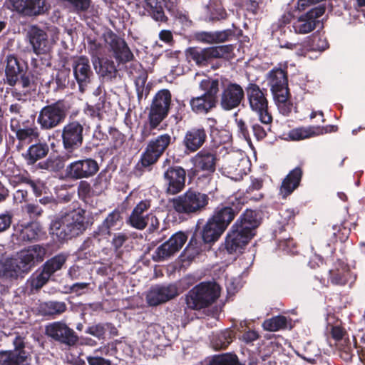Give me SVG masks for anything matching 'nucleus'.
Masks as SVG:
<instances>
[{"label":"nucleus","mask_w":365,"mask_h":365,"mask_svg":"<svg viewBox=\"0 0 365 365\" xmlns=\"http://www.w3.org/2000/svg\"><path fill=\"white\" fill-rule=\"evenodd\" d=\"M123 224L121 212L115 209L110 212L101 225L88 237L76 252L79 259L92 260L97 257L103 250V240L108 241L112 230H119Z\"/></svg>","instance_id":"1"},{"label":"nucleus","mask_w":365,"mask_h":365,"mask_svg":"<svg viewBox=\"0 0 365 365\" xmlns=\"http://www.w3.org/2000/svg\"><path fill=\"white\" fill-rule=\"evenodd\" d=\"M86 210L78 208L66 212L51 224V231L61 241H66L82 234L87 228Z\"/></svg>","instance_id":"2"},{"label":"nucleus","mask_w":365,"mask_h":365,"mask_svg":"<svg viewBox=\"0 0 365 365\" xmlns=\"http://www.w3.org/2000/svg\"><path fill=\"white\" fill-rule=\"evenodd\" d=\"M86 210L78 208L66 212L51 224V231L61 241H66L82 234L87 228Z\"/></svg>","instance_id":"3"},{"label":"nucleus","mask_w":365,"mask_h":365,"mask_svg":"<svg viewBox=\"0 0 365 365\" xmlns=\"http://www.w3.org/2000/svg\"><path fill=\"white\" fill-rule=\"evenodd\" d=\"M250 241L251 210L247 208L227 232L225 250L230 255L242 254Z\"/></svg>","instance_id":"4"},{"label":"nucleus","mask_w":365,"mask_h":365,"mask_svg":"<svg viewBox=\"0 0 365 365\" xmlns=\"http://www.w3.org/2000/svg\"><path fill=\"white\" fill-rule=\"evenodd\" d=\"M172 143L173 138L169 133H163L150 139L134 167L135 175L141 176L145 170L150 171Z\"/></svg>","instance_id":"5"},{"label":"nucleus","mask_w":365,"mask_h":365,"mask_svg":"<svg viewBox=\"0 0 365 365\" xmlns=\"http://www.w3.org/2000/svg\"><path fill=\"white\" fill-rule=\"evenodd\" d=\"M172 143L173 138L169 133H163L150 139L134 167L135 175L141 176L145 170L150 171Z\"/></svg>","instance_id":"6"},{"label":"nucleus","mask_w":365,"mask_h":365,"mask_svg":"<svg viewBox=\"0 0 365 365\" xmlns=\"http://www.w3.org/2000/svg\"><path fill=\"white\" fill-rule=\"evenodd\" d=\"M197 227L198 228L192 234L186 247L187 251L192 250L193 255H198L202 252L210 250L212 245L220 239L225 231L210 217L202 228L198 226V224Z\"/></svg>","instance_id":"7"},{"label":"nucleus","mask_w":365,"mask_h":365,"mask_svg":"<svg viewBox=\"0 0 365 365\" xmlns=\"http://www.w3.org/2000/svg\"><path fill=\"white\" fill-rule=\"evenodd\" d=\"M5 83L13 87L11 94L19 101H25L26 86L21 83L23 76H26L27 63L19 59L14 54H9L6 58Z\"/></svg>","instance_id":"8"},{"label":"nucleus","mask_w":365,"mask_h":365,"mask_svg":"<svg viewBox=\"0 0 365 365\" xmlns=\"http://www.w3.org/2000/svg\"><path fill=\"white\" fill-rule=\"evenodd\" d=\"M209 200L207 194L190 187L183 194L173 199L172 205L174 210L178 214L192 217L204 211L209 204Z\"/></svg>","instance_id":"9"},{"label":"nucleus","mask_w":365,"mask_h":365,"mask_svg":"<svg viewBox=\"0 0 365 365\" xmlns=\"http://www.w3.org/2000/svg\"><path fill=\"white\" fill-rule=\"evenodd\" d=\"M171 93L168 89H162L156 93L149 109L147 126L145 125L142 131L143 138L150 135L152 131L167 118L171 104Z\"/></svg>","instance_id":"10"},{"label":"nucleus","mask_w":365,"mask_h":365,"mask_svg":"<svg viewBox=\"0 0 365 365\" xmlns=\"http://www.w3.org/2000/svg\"><path fill=\"white\" fill-rule=\"evenodd\" d=\"M220 297V288L215 283L201 282L192 287L186 294L188 308L200 310L212 305Z\"/></svg>","instance_id":"11"},{"label":"nucleus","mask_w":365,"mask_h":365,"mask_svg":"<svg viewBox=\"0 0 365 365\" xmlns=\"http://www.w3.org/2000/svg\"><path fill=\"white\" fill-rule=\"evenodd\" d=\"M46 249L39 245H34L22 250L16 258L13 259L14 267L19 278H23L38 264L42 262L46 255Z\"/></svg>","instance_id":"12"},{"label":"nucleus","mask_w":365,"mask_h":365,"mask_svg":"<svg viewBox=\"0 0 365 365\" xmlns=\"http://www.w3.org/2000/svg\"><path fill=\"white\" fill-rule=\"evenodd\" d=\"M50 65L48 60L38 56L31 59V68H27L26 76H23L21 79L22 84L26 86L25 101L36 94L38 86L43 81Z\"/></svg>","instance_id":"13"},{"label":"nucleus","mask_w":365,"mask_h":365,"mask_svg":"<svg viewBox=\"0 0 365 365\" xmlns=\"http://www.w3.org/2000/svg\"><path fill=\"white\" fill-rule=\"evenodd\" d=\"M69 107L64 100H58L43 107L37 117V123L42 130L53 129L64 122Z\"/></svg>","instance_id":"14"},{"label":"nucleus","mask_w":365,"mask_h":365,"mask_svg":"<svg viewBox=\"0 0 365 365\" xmlns=\"http://www.w3.org/2000/svg\"><path fill=\"white\" fill-rule=\"evenodd\" d=\"M9 125L11 130L15 133L18 141L16 145L18 151L23 150L26 145L39 139L40 132L34 121L30 124L29 120H27L23 121L21 124L19 119L11 118Z\"/></svg>","instance_id":"15"},{"label":"nucleus","mask_w":365,"mask_h":365,"mask_svg":"<svg viewBox=\"0 0 365 365\" xmlns=\"http://www.w3.org/2000/svg\"><path fill=\"white\" fill-rule=\"evenodd\" d=\"M84 124L76 120H69L61 130L62 145L69 153L80 148L83 143Z\"/></svg>","instance_id":"16"},{"label":"nucleus","mask_w":365,"mask_h":365,"mask_svg":"<svg viewBox=\"0 0 365 365\" xmlns=\"http://www.w3.org/2000/svg\"><path fill=\"white\" fill-rule=\"evenodd\" d=\"M245 202L237 197L219 205L214 210L210 218L224 230H227L237 215L242 210Z\"/></svg>","instance_id":"17"},{"label":"nucleus","mask_w":365,"mask_h":365,"mask_svg":"<svg viewBox=\"0 0 365 365\" xmlns=\"http://www.w3.org/2000/svg\"><path fill=\"white\" fill-rule=\"evenodd\" d=\"M13 345V350L0 351V365H31V356L24 349L25 338L16 335Z\"/></svg>","instance_id":"18"},{"label":"nucleus","mask_w":365,"mask_h":365,"mask_svg":"<svg viewBox=\"0 0 365 365\" xmlns=\"http://www.w3.org/2000/svg\"><path fill=\"white\" fill-rule=\"evenodd\" d=\"M99 170L98 162L92 158H83L69 163L65 169L66 177L76 180L94 176Z\"/></svg>","instance_id":"19"},{"label":"nucleus","mask_w":365,"mask_h":365,"mask_svg":"<svg viewBox=\"0 0 365 365\" xmlns=\"http://www.w3.org/2000/svg\"><path fill=\"white\" fill-rule=\"evenodd\" d=\"M186 170L180 165H172L163 173L165 192L167 195H175L185 187Z\"/></svg>","instance_id":"20"},{"label":"nucleus","mask_w":365,"mask_h":365,"mask_svg":"<svg viewBox=\"0 0 365 365\" xmlns=\"http://www.w3.org/2000/svg\"><path fill=\"white\" fill-rule=\"evenodd\" d=\"M46 334L68 348L76 346L78 341V336L74 330L62 322H55L47 325Z\"/></svg>","instance_id":"21"},{"label":"nucleus","mask_w":365,"mask_h":365,"mask_svg":"<svg viewBox=\"0 0 365 365\" xmlns=\"http://www.w3.org/2000/svg\"><path fill=\"white\" fill-rule=\"evenodd\" d=\"M71 66L79 91L83 93L94 78L89 58L86 56H75L72 59Z\"/></svg>","instance_id":"22"},{"label":"nucleus","mask_w":365,"mask_h":365,"mask_svg":"<svg viewBox=\"0 0 365 365\" xmlns=\"http://www.w3.org/2000/svg\"><path fill=\"white\" fill-rule=\"evenodd\" d=\"M326 11L324 4L315 6L301 15L294 21L292 27L296 34H306L314 30L320 24L318 19Z\"/></svg>","instance_id":"23"},{"label":"nucleus","mask_w":365,"mask_h":365,"mask_svg":"<svg viewBox=\"0 0 365 365\" xmlns=\"http://www.w3.org/2000/svg\"><path fill=\"white\" fill-rule=\"evenodd\" d=\"M329 279L333 285L344 287L349 284L351 287L356 279V276L352 273L346 263L341 259H337L334 263L333 268L329 271Z\"/></svg>","instance_id":"24"},{"label":"nucleus","mask_w":365,"mask_h":365,"mask_svg":"<svg viewBox=\"0 0 365 365\" xmlns=\"http://www.w3.org/2000/svg\"><path fill=\"white\" fill-rule=\"evenodd\" d=\"M267 93L266 88L260 89L257 84L252 83V110L257 113L262 123L268 125L272 123V116L268 110Z\"/></svg>","instance_id":"25"},{"label":"nucleus","mask_w":365,"mask_h":365,"mask_svg":"<svg viewBox=\"0 0 365 365\" xmlns=\"http://www.w3.org/2000/svg\"><path fill=\"white\" fill-rule=\"evenodd\" d=\"M179 294L176 285H155L152 287L146 296L147 303L150 306L155 307L165 303Z\"/></svg>","instance_id":"26"},{"label":"nucleus","mask_w":365,"mask_h":365,"mask_svg":"<svg viewBox=\"0 0 365 365\" xmlns=\"http://www.w3.org/2000/svg\"><path fill=\"white\" fill-rule=\"evenodd\" d=\"M106 42L108 43L114 58L119 63H125L133 59V53L121 37L111 32L108 35Z\"/></svg>","instance_id":"27"},{"label":"nucleus","mask_w":365,"mask_h":365,"mask_svg":"<svg viewBox=\"0 0 365 365\" xmlns=\"http://www.w3.org/2000/svg\"><path fill=\"white\" fill-rule=\"evenodd\" d=\"M244 98V91L236 83H229L222 91L220 98L221 107L230 110L239 106Z\"/></svg>","instance_id":"28"},{"label":"nucleus","mask_w":365,"mask_h":365,"mask_svg":"<svg viewBox=\"0 0 365 365\" xmlns=\"http://www.w3.org/2000/svg\"><path fill=\"white\" fill-rule=\"evenodd\" d=\"M207 132L202 126L193 127L187 130L182 140L187 153L198 150L206 142Z\"/></svg>","instance_id":"29"},{"label":"nucleus","mask_w":365,"mask_h":365,"mask_svg":"<svg viewBox=\"0 0 365 365\" xmlns=\"http://www.w3.org/2000/svg\"><path fill=\"white\" fill-rule=\"evenodd\" d=\"M271 91L273 96L286 93H288V73L286 68H274L267 75Z\"/></svg>","instance_id":"30"},{"label":"nucleus","mask_w":365,"mask_h":365,"mask_svg":"<svg viewBox=\"0 0 365 365\" xmlns=\"http://www.w3.org/2000/svg\"><path fill=\"white\" fill-rule=\"evenodd\" d=\"M150 200H144L140 201L133 208L130 215L128 217V223L133 228L139 230H144L149 222V215H144V212L150 207Z\"/></svg>","instance_id":"31"},{"label":"nucleus","mask_w":365,"mask_h":365,"mask_svg":"<svg viewBox=\"0 0 365 365\" xmlns=\"http://www.w3.org/2000/svg\"><path fill=\"white\" fill-rule=\"evenodd\" d=\"M50 150L48 143L43 140H38L31 144L26 151L22 153V157L27 165H34L38 161L45 158Z\"/></svg>","instance_id":"32"},{"label":"nucleus","mask_w":365,"mask_h":365,"mask_svg":"<svg viewBox=\"0 0 365 365\" xmlns=\"http://www.w3.org/2000/svg\"><path fill=\"white\" fill-rule=\"evenodd\" d=\"M14 9L24 16H34L44 12L45 0H9Z\"/></svg>","instance_id":"33"},{"label":"nucleus","mask_w":365,"mask_h":365,"mask_svg":"<svg viewBox=\"0 0 365 365\" xmlns=\"http://www.w3.org/2000/svg\"><path fill=\"white\" fill-rule=\"evenodd\" d=\"M29 42L34 53L37 55L49 51V41L47 33L36 26H33L28 32Z\"/></svg>","instance_id":"34"},{"label":"nucleus","mask_w":365,"mask_h":365,"mask_svg":"<svg viewBox=\"0 0 365 365\" xmlns=\"http://www.w3.org/2000/svg\"><path fill=\"white\" fill-rule=\"evenodd\" d=\"M303 170L298 166L289 171L282 182L279 192L283 198L290 195L300 185Z\"/></svg>","instance_id":"35"},{"label":"nucleus","mask_w":365,"mask_h":365,"mask_svg":"<svg viewBox=\"0 0 365 365\" xmlns=\"http://www.w3.org/2000/svg\"><path fill=\"white\" fill-rule=\"evenodd\" d=\"M216 151L210 149H202L194 158L196 168L209 173H214L216 168Z\"/></svg>","instance_id":"36"},{"label":"nucleus","mask_w":365,"mask_h":365,"mask_svg":"<svg viewBox=\"0 0 365 365\" xmlns=\"http://www.w3.org/2000/svg\"><path fill=\"white\" fill-rule=\"evenodd\" d=\"M186 56L199 66H206L215 59L212 47H190L186 51Z\"/></svg>","instance_id":"37"},{"label":"nucleus","mask_w":365,"mask_h":365,"mask_svg":"<svg viewBox=\"0 0 365 365\" xmlns=\"http://www.w3.org/2000/svg\"><path fill=\"white\" fill-rule=\"evenodd\" d=\"M144 9L154 21L160 23H167L168 16L163 9V0H144Z\"/></svg>","instance_id":"38"},{"label":"nucleus","mask_w":365,"mask_h":365,"mask_svg":"<svg viewBox=\"0 0 365 365\" xmlns=\"http://www.w3.org/2000/svg\"><path fill=\"white\" fill-rule=\"evenodd\" d=\"M107 331H108L110 336H118V334L117 328L110 322L94 324L88 327L86 330V334L92 335L99 340L106 339V334Z\"/></svg>","instance_id":"39"},{"label":"nucleus","mask_w":365,"mask_h":365,"mask_svg":"<svg viewBox=\"0 0 365 365\" xmlns=\"http://www.w3.org/2000/svg\"><path fill=\"white\" fill-rule=\"evenodd\" d=\"M67 309V305L64 302L50 300L40 304L39 312L43 317L55 318L64 313Z\"/></svg>","instance_id":"40"},{"label":"nucleus","mask_w":365,"mask_h":365,"mask_svg":"<svg viewBox=\"0 0 365 365\" xmlns=\"http://www.w3.org/2000/svg\"><path fill=\"white\" fill-rule=\"evenodd\" d=\"M295 215L296 212L294 209H287L284 211L282 215L284 220L279 222L273 230L272 235L274 240L278 242L279 237L287 235L286 233L287 228H293Z\"/></svg>","instance_id":"41"},{"label":"nucleus","mask_w":365,"mask_h":365,"mask_svg":"<svg viewBox=\"0 0 365 365\" xmlns=\"http://www.w3.org/2000/svg\"><path fill=\"white\" fill-rule=\"evenodd\" d=\"M273 98L279 113L284 116H289L293 110L297 112V106H294L291 100L290 91H288V93H283L273 96Z\"/></svg>","instance_id":"42"},{"label":"nucleus","mask_w":365,"mask_h":365,"mask_svg":"<svg viewBox=\"0 0 365 365\" xmlns=\"http://www.w3.org/2000/svg\"><path fill=\"white\" fill-rule=\"evenodd\" d=\"M14 230L15 235L22 241L30 242L36 240L38 237V230L33 223L18 224L14 225Z\"/></svg>","instance_id":"43"},{"label":"nucleus","mask_w":365,"mask_h":365,"mask_svg":"<svg viewBox=\"0 0 365 365\" xmlns=\"http://www.w3.org/2000/svg\"><path fill=\"white\" fill-rule=\"evenodd\" d=\"M207 125L210 130V136L215 144L221 145L230 139V136L226 130L218 129L216 119L208 118L207 119Z\"/></svg>","instance_id":"44"},{"label":"nucleus","mask_w":365,"mask_h":365,"mask_svg":"<svg viewBox=\"0 0 365 365\" xmlns=\"http://www.w3.org/2000/svg\"><path fill=\"white\" fill-rule=\"evenodd\" d=\"M235 338L234 331L227 329L217 334L211 341L213 349L216 351L225 349Z\"/></svg>","instance_id":"45"},{"label":"nucleus","mask_w":365,"mask_h":365,"mask_svg":"<svg viewBox=\"0 0 365 365\" xmlns=\"http://www.w3.org/2000/svg\"><path fill=\"white\" fill-rule=\"evenodd\" d=\"M192 110L195 113H207L216 106L212 101L208 100L203 94L198 97L192 98L190 101Z\"/></svg>","instance_id":"46"},{"label":"nucleus","mask_w":365,"mask_h":365,"mask_svg":"<svg viewBox=\"0 0 365 365\" xmlns=\"http://www.w3.org/2000/svg\"><path fill=\"white\" fill-rule=\"evenodd\" d=\"M319 130V128H314L313 125L308 127H299L292 129L289 132L288 136L292 140H302L317 136L319 133L315 130L318 131Z\"/></svg>","instance_id":"47"},{"label":"nucleus","mask_w":365,"mask_h":365,"mask_svg":"<svg viewBox=\"0 0 365 365\" xmlns=\"http://www.w3.org/2000/svg\"><path fill=\"white\" fill-rule=\"evenodd\" d=\"M207 365H242L237 356L231 352L213 355Z\"/></svg>","instance_id":"48"},{"label":"nucleus","mask_w":365,"mask_h":365,"mask_svg":"<svg viewBox=\"0 0 365 365\" xmlns=\"http://www.w3.org/2000/svg\"><path fill=\"white\" fill-rule=\"evenodd\" d=\"M0 277L9 280L18 279L13 259L4 258L2 254H0Z\"/></svg>","instance_id":"49"},{"label":"nucleus","mask_w":365,"mask_h":365,"mask_svg":"<svg viewBox=\"0 0 365 365\" xmlns=\"http://www.w3.org/2000/svg\"><path fill=\"white\" fill-rule=\"evenodd\" d=\"M99 74L104 80L111 81L116 77L118 70L113 61L108 58H102L99 59Z\"/></svg>","instance_id":"50"},{"label":"nucleus","mask_w":365,"mask_h":365,"mask_svg":"<svg viewBox=\"0 0 365 365\" xmlns=\"http://www.w3.org/2000/svg\"><path fill=\"white\" fill-rule=\"evenodd\" d=\"M262 327L264 329L269 331H277L284 329L287 327V319L283 315L275 316L264 320Z\"/></svg>","instance_id":"51"},{"label":"nucleus","mask_w":365,"mask_h":365,"mask_svg":"<svg viewBox=\"0 0 365 365\" xmlns=\"http://www.w3.org/2000/svg\"><path fill=\"white\" fill-rule=\"evenodd\" d=\"M66 257L63 255H57L48 259L42 266V268L51 276L54 272L61 269L66 262Z\"/></svg>","instance_id":"52"},{"label":"nucleus","mask_w":365,"mask_h":365,"mask_svg":"<svg viewBox=\"0 0 365 365\" xmlns=\"http://www.w3.org/2000/svg\"><path fill=\"white\" fill-rule=\"evenodd\" d=\"M176 253L175 249L172 248L168 242L165 241L155 250L153 255V259L157 262H163L168 259Z\"/></svg>","instance_id":"53"},{"label":"nucleus","mask_w":365,"mask_h":365,"mask_svg":"<svg viewBox=\"0 0 365 365\" xmlns=\"http://www.w3.org/2000/svg\"><path fill=\"white\" fill-rule=\"evenodd\" d=\"M298 356L309 364L314 361L315 359L321 355L320 349L314 343L308 342L304 347L302 353H297Z\"/></svg>","instance_id":"54"},{"label":"nucleus","mask_w":365,"mask_h":365,"mask_svg":"<svg viewBox=\"0 0 365 365\" xmlns=\"http://www.w3.org/2000/svg\"><path fill=\"white\" fill-rule=\"evenodd\" d=\"M205 92L203 95L212 101V103L216 106L217 103V94L219 92V81L218 79L208 80L205 82Z\"/></svg>","instance_id":"55"},{"label":"nucleus","mask_w":365,"mask_h":365,"mask_svg":"<svg viewBox=\"0 0 365 365\" xmlns=\"http://www.w3.org/2000/svg\"><path fill=\"white\" fill-rule=\"evenodd\" d=\"M51 276L45 272L42 268L41 271L38 274H33L30 277V285L32 289L38 290L42 288L48 281Z\"/></svg>","instance_id":"56"},{"label":"nucleus","mask_w":365,"mask_h":365,"mask_svg":"<svg viewBox=\"0 0 365 365\" xmlns=\"http://www.w3.org/2000/svg\"><path fill=\"white\" fill-rule=\"evenodd\" d=\"M212 52L215 58L230 59L233 57L235 46L232 44L212 46Z\"/></svg>","instance_id":"57"},{"label":"nucleus","mask_w":365,"mask_h":365,"mask_svg":"<svg viewBox=\"0 0 365 365\" xmlns=\"http://www.w3.org/2000/svg\"><path fill=\"white\" fill-rule=\"evenodd\" d=\"M147 78V74L143 73L139 76H138L135 80L136 93L139 101H140L143 97L146 98L150 92L148 88H145Z\"/></svg>","instance_id":"58"},{"label":"nucleus","mask_w":365,"mask_h":365,"mask_svg":"<svg viewBox=\"0 0 365 365\" xmlns=\"http://www.w3.org/2000/svg\"><path fill=\"white\" fill-rule=\"evenodd\" d=\"M109 134L110 135V144L111 148L115 150L120 148L125 142V135L115 128H110Z\"/></svg>","instance_id":"59"},{"label":"nucleus","mask_w":365,"mask_h":365,"mask_svg":"<svg viewBox=\"0 0 365 365\" xmlns=\"http://www.w3.org/2000/svg\"><path fill=\"white\" fill-rule=\"evenodd\" d=\"M311 51H323L329 47V43L326 38L319 36L307 37Z\"/></svg>","instance_id":"60"},{"label":"nucleus","mask_w":365,"mask_h":365,"mask_svg":"<svg viewBox=\"0 0 365 365\" xmlns=\"http://www.w3.org/2000/svg\"><path fill=\"white\" fill-rule=\"evenodd\" d=\"M187 240V236L183 232H178L173 234L167 240L170 247L178 252Z\"/></svg>","instance_id":"61"},{"label":"nucleus","mask_w":365,"mask_h":365,"mask_svg":"<svg viewBox=\"0 0 365 365\" xmlns=\"http://www.w3.org/2000/svg\"><path fill=\"white\" fill-rule=\"evenodd\" d=\"M70 68L60 69L58 71L55 81L58 90H63L70 82Z\"/></svg>","instance_id":"62"},{"label":"nucleus","mask_w":365,"mask_h":365,"mask_svg":"<svg viewBox=\"0 0 365 365\" xmlns=\"http://www.w3.org/2000/svg\"><path fill=\"white\" fill-rule=\"evenodd\" d=\"M284 47L290 49H295L297 54L302 56H305L307 53L311 51L307 38H305L304 40L301 43L287 42Z\"/></svg>","instance_id":"63"},{"label":"nucleus","mask_w":365,"mask_h":365,"mask_svg":"<svg viewBox=\"0 0 365 365\" xmlns=\"http://www.w3.org/2000/svg\"><path fill=\"white\" fill-rule=\"evenodd\" d=\"M278 246L287 253L294 252L295 243L294 242L293 239L290 237V235H284L282 237H279Z\"/></svg>","instance_id":"64"}]
</instances>
